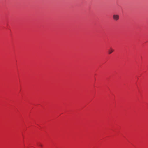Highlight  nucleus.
<instances>
[{
	"instance_id": "nucleus-2",
	"label": "nucleus",
	"mask_w": 148,
	"mask_h": 148,
	"mask_svg": "<svg viewBox=\"0 0 148 148\" xmlns=\"http://www.w3.org/2000/svg\"><path fill=\"white\" fill-rule=\"evenodd\" d=\"M114 51V50L112 49V48L111 47L110 49L108 50V53L109 54H111Z\"/></svg>"
},
{
	"instance_id": "nucleus-3",
	"label": "nucleus",
	"mask_w": 148,
	"mask_h": 148,
	"mask_svg": "<svg viewBox=\"0 0 148 148\" xmlns=\"http://www.w3.org/2000/svg\"><path fill=\"white\" fill-rule=\"evenodd\" d=\"M39 145L41 147H42V145L41 144H40Z\"/></svg>"
},
{
	"instance_id": "nucleus-1",
	"label": "nucleus",
	"mask_w": 148,
	"mask_h": 148,
	"mask_svg": "<svg viewBox=\"0 0 148 148\" xmlns=\"http://www.w3.org/2000/svg\"><path fill=\"white\" fill-rule=\"evenodd\" d=\"M113 18L114 21H117L119 19V16L117 14H114L113 16Z\"/></svg>"
}]
</instances>
